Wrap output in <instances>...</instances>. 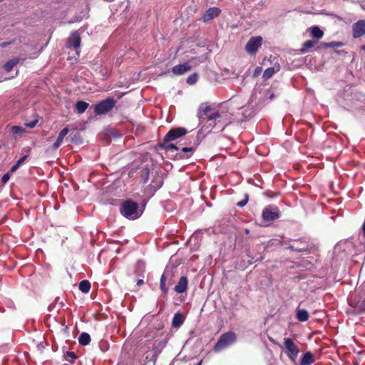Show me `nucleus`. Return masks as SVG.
Instances as JSON below:
<instances>
[{"instance_id":"1","label":"nucleus","mask_w":365,"mask_h":365,"mask_svg":"<svg viewBox=\"0 0 365 365\" xmlns=\"http://www.w3.org/2000/svg\"><path fill=\"white\" fill-rule=\"evenodd\" d=\"M143 212V210L139 207V205L131 200H125L120 206V213L129 220L138 219Z\"/></svg>"},{"instance_id":"2","label":"nucleus","mask_w":365,"mask_h":365,"mask_svg":"<svg viewBox=\"0 0 365 365\" xmlns=\"http://www.w3.org/2000/svg\"><path fill=\"white\" fill-rule=\"evenodd\" d=\"M236 339L237 336L232 331H228L222 334L214 346V351L216 352L221 351L234 344Z\"/></svg>"},{"instance_id":"3","label":"nucleus","mask_w":365,"mask_h":365,"mask_svg":"<svg viewBox=\"0 0 365 365\" xmlns=\"http://www.w3.org/2000/svg\"><path fill=\"white\" fill-rule=\"evenodd\" d=\"M115 101L112 98H108L95 106L94 112L96 115H103L108 113L115 106Z\"/></svg>"},{"instance_id":"4","label":"nucleus","mask_w":365,"mask_h":365,"mask_svg":"<svg viewBox=\"0 0 365 365\" xmlns=\"http://www.w3.org/2000/svg\"><path fill=\"white\" fill-rule=\"evenodd\" d=\"M262 38L261 36L251 37L245 45V51L248 54H255L262 46Z\"/></svg>"},{"instance_id":"5","label":"nucleus","mask_w":365,"mask_h":365,"mask_svg":"<svg viewBox=\"0 0 365 365\" xmlns=\"http://www.w3.org/2000/svg\"><path fill=\"white\" fill-rule=\"evenodd\" d=\"M187 133V130L184 128H173L165 135L163 142L165 144L170 141L175 140L177 138L185 135Z\"/></svg>"},{"instance_id":"6","label":"nucleus","mask_w":365,"mask_h":365,"mask_svg":"<svg viewBox=\"0 0 365 365\" xmlns=\"http://www.w3.org/2000/svg\"><path fill=\"white\" fill-rule=\"evenodd\" d=\"M173 282V274L170 272L165 271L161 275L160 288L164 294H167L168 287L172 285Z\"/></svg>"},{"instance_id":"7","label":"nucleus","mask_w":365,"mask_h":365,"mask_svg":"<svg viewBox=\"0 0 365 365\" xmlns=\"http://www.w3.org/2000/svg\"><path fill=\"white\" fill-rule=\"evenodd\" d=\"M284 344L285 349L289 352V358L291 360L294 361L299 354V349L294 344L293 340L290 338H285Z\"/></svg>"},{"instance_id":"8","label":"nucleus","mask_w":365,"mask_h":365,"mask_svg":"<svg viewBox=\"0 0 365 365\" xmlns=\"http://www.w3.org/2000/svg\"><path fill=\"white\" fill-rule=\"evenodd\" d=\"M221 14V9L218 7L209 8L202 15V20L204 23H209L214 19L218 17Z\"/></svg>"},{"instance_id":"9","label":"nucleus","mask_w":365,"mask_h":365,"mask_svg":"<svg viewBox=\"0 0 365 365\" xmlns=\"http://www.w3.org/2000/svg\"><path fill=\"white\" fill-rule=\"evenodd\" d=\"M352 36L354 38H358L365 35V19L359 20L353 24Z\"/></svg>"},{"instance_id":"10","label":"nucleus","mask_w":365,"mask_h":365,"mask_svg":"<svg viewBox=\"0 0 365 365\" xmlns=\"http://www.w3.org/2000/svg\"><path fill=\"white\" fill-rule=\"evenodd\" d=\"M309 245L307 242L302 240H293L292 244L287 247L296 252H307L309 250Z\"/></svg>"},{"instance_id":"11","label":"nucleus","mask_w":365,"mask_h":365,"mask_svg":"<svg viewBox=\"0 0 365 365\" xmlns=\"http://www.w3.org/2000/svg\"><path fill=\"white\" fill-rule=\"evenodd\" d=\"M274 220V211L271 205L266 207L262 214V226H267Z\"/></svg>"},{"instance_id":"12","label":"nucleus","mask_w":365,"mask_h":365,"mask_svg":"<svg viewBox=\"0 0 365 365\" xmlns=\"http://www.w3.org/2000/svg\"><path fill=\"white\" fill-rule=\"evenodd\" d=\"M81 44V37L77 31H73L70 35L67 41L68 48H73L77 50Z\"/></svg>"},{"instance_id":"13","label":"nucleus","mask_w":365,"mask_h":365,"mask_svg":"<svg viewBox=\"0 0 365 365\" xmlns=\"http://www.w3.org/2000/svg\"><path fill=\"white\" fill-rule=\"evenodd\" d=\"M212 110V107L207 104H202L198 110L197 117L200 123L206 120V117L210 114Z\"/></svg>"},{"instance_id":"14","label":"nucleus","mask_w":365,"mask_h":365,"mask_svg":"<svg viewBox=\"0 0 365 365\" xmlns=\"http://www.w3.org/2000/svg\"><path fill=\"white\" fill-rule=\"evenodd\" d=\"M187 279L186 277L182 276L177 285L174 287V290L179 294L185 292L187 289Z\"/></svg>"},{"instance_id":"15","label":"nucleus","mask_w":365,"mask_h":365,"mask_svg":"<svg viewBox=\"0 0 365 365\" xmlns=\"http://www.w3.org/2000/svg\"><path fill=\"white\" fill-rule=\"evenodd\" d=\"M190 69H191V66L187 63H185L182 64H178V65L175 66L173 68L172 71L174 74L180 76V75L184 74L185 73L187 72Z\"/></svg>"},{"instance_id":"16","label":"nucleus","mask_w":365,"mask_h":365,"mask_svg":"<svg viewBox=\"0 0 365 365\" xmlns=\"http://www.w3.org/2000/svg\"><path fill=\"white\" fill-rule=\"evenodd\" d=\"M68 133V128H64L62 129L60 133H58V138L56 140V142L53 145V148L54 150L58 149L60 145H61L65 136Z\"/></svg>"},{"instance_id":"17","label":"nucleus","mask_w":365,"mask_h":365,"mask_svg":"<svg viewBox=\"0 0 365 365\" xmlns=\"http://www.w3.org/2000/svg\"><path fill=\"white\" fill-rule=\"evenodd\" d=\"M184 322L183 316L181 313L177 312L174 314L172 320V326L174 328H179Z\"/></svg>"},{"instance_id":"18","label":"nucleus","mask_w":365,"mask_h":365,"mask_svg":"<svg viewBox=\"0 0 365 365\" xmlns=\"http://www.w3.org/2000/svg\"><path fill=\"white\" fill-rule=\"evenodd\" d=\"M317 41L314 40H308L303 43L301 48L299 50L300 53H305L309 51V50L313 48Z\"/></svg>"},{"instance_id":"19","label":"nucleus","mask_w":365,"mask_h":365,"mask_svg":"<svg viewBox=\"0 0 365 365\" xmlns=\"http://www.w3.org/2000/svg\"><path fill=\"white\" fill-rule=\"evenodd\" d=\"M314 361V359L313 354L308 351L303 355L300 361V365H312Z\"/></svg>"},{"instance_id":"20","label":"nucleus","mask_w":365,"mask_h":365,"mask_svg":"<svg viewBox=\"0 0 365 365\" xmlns=\"http://www.w3.org/2000/svg\"><path fill=\"white\" fill-rule=\"evenodd\" d=\"M88 106H89L88 103L85 101H77L76 103V106H75L76 113L78 114L83 113L86 111V110L88 108Z\"/></svg>"},{"instance_id":"21","label":"nucleus","mask_w":365,"mask_h":365,"mask_svg":"<svg viewBox=\"0 0 365 365\" xmlns=\"http://www.w3.org/2000/svg\"><path fill=\"white\" fill-rule=\"evenodd\" d=\"M78 342L82 346H86L91 342V336L86 332H83L78 337Z\"/></svg>"},{"instance_id":"22","label":"nucleus","mask_w":365,"mask_h":365,"mask_svg":"<svg viewBox=\"0 0 365 365\" xmlns=\"http://www.w3.org/2000/svg\"><path fill=\"white\" fill-rule=\"evenodd\" d=\"M309 313L305 309H299L297 312V319L300 322H306L309 319Z\"/></svg>"},{"instance_id":"23","label":"nucleus","mask_w":365,"mask_h":365,"mask_svg":"<svg viewBox=\"0 0 365 365\" xmlns=\"http://www.w3.org/2000/svg\"><path fill=\"white\" fill-rule=\"evenodd\" d=\"M19 58L11 59L4 64V68L6 71L10 72L14 68V67L19 63Z\"/></svg>"},{"instance_id":"24","label":"nucleus","mask_w":365,"mask_h":365,"mask_svg":"<svg viewBox=\"0 0 365 365\" xmlns=\"http://www.w3.org/2000/svg\"><path fill=\"white\" fill-rule=\"evenodd\" d=\"M311 34L314 38L317 39L322 38L324 35V32L317 26L311 28Z\"/></svg>"},{"instance_id":"25","label":"nucleus","mask_w":365,"mask_h":365,"mask_svg":"<svg viewBox=\"0 0 365 365\" xmlns=\"http://www.w3.org/2000/svg\"><path fill=\"white\" fill-rule=\"evenodd\" d=\"M78 287L83 293H88L91 289V283L88 280H83L79 283Z\"/></svg>"},{"instance_id":"26","label":"nucleus","mask_w":365,"mask_h":365,"mask_svg":"<svg viewBox=\"0 0 365 365\" xmlns=\"http://www.w3.org/2000/svg\"><path fill=\"white\" fill-rule=\"evenodd\" d=\"M13 137L17 138L20 137L25 131L24 128L21 126H13L11 128Z\"/></svg>"},{"instance_id":"27","label":"nucleus","mask_w":365,"mask_h":365,"mask_svg":"<svg viewBox=\"0 0 365 365\" xmlns=\"http://www.w3.org/2000/svg\"><path fill=\"white\" fill-rule=\"evenodd\" d=\"M356 314L365 313V301L360 302H358L354 307Z\"/></svg>"},{"instance_id":"28","label":"nucleus","mask_w":365,"mask_h":365,"mask_svg":"<svg viewBox=\"0 0 365 365\" xmlns=\"http://www.w3.org/2000/svg\"><path fill=\"white\" fill-rule=\"evenodd\" d=\"M323 48H337L343 46V43L340 41H331L329 43H323Z\"/></svg>"},{"instance_id":"29","label":"nucleus","mask_w":365,"mask_h":365,"mask_svg":"<svg viewBox=\"0 0 365 365\" xmlns=\"http://www.w3.org/2000/svg\"><path fill=\"white\" fill-rule=\"evenodd\" d=\"M274 75V67L267 68L263 73V78L267 80Z\"/></svg>"},{"instance_id":"30","label":"nucleus","mask_w":365,"mask_h":365,"mask_svg":"<svg viewBox=\"0 0 365 365\" xmlns=\"http://www.w3.org/2000/svg\"><path fill=\"white\" fill-rule=\"evenodd\" d=\"M182 152L186 154V157L189 158L195 150V147H184L182 148Z\"/></svg>"},{"instance_id":"31","label":"nucleus","mask_w":365,"mask_h":365,"mask_svg":"<svg viewBox=\"0 0 365 365\" xmlns=\"http://www.w3.org/2000/svg\"><path fill=\"white\" fill-rule=\"evenodd\" d=\"M220 117V113L218 111H216L211 114H209L207 117H206V120L208 121L216 120L219 119Z\"/></svg>"},{"instance_id":"32","label":"nucleus","mask_w":365,"mask_h":365,"mask_svg":"<svg viewBox=\"0 0 365 365\" xmlns=\"http://www.w3.org/2000/svg\"><path fill=\"white\" fill-rule=\"evenodd\" d=\"M197 78H198L197 74L193 73L187 77V83L190 85H193L197 82Z\"/></svg>"},{"instance_id":"33","label":"nucleus","mask_w":365,"mask_h":365,"mask_svg":"<svg viewBox=\"0 0 365 365\" xmlns=\"http://www.w3.org/2000/svg\"><path fill=\"white\" fill-rule=\"evenodd\" d=\"M66 360L69 361V359H76V355L74 352L72 351H67L65 355Z\"/></svg>"},{"instance_id":"34","label":"nucleus","mask_w":365,"mask_h":365,"mask_svg":"<svg viewBox=\"0 0 365 365\" xmlns=\"http://www.w3.org/2000/svg\"><path fill=\"white\" fill-rule=\"evenodd\" d=\"M262 95H264L267 98L271 100L274 98V93L272 91H264L262 92Z\"/></svg>"},{"instance_id":"35","label":"nucleus","mask_w":365,"mask_h":365,"mask_svg":"<svg viewBox=\"0 0 365 365\" xmlns=\"http://www.w3.org/2000/svg\"><path fill=\"white\" fill-rule=\"evenodd\" d=\"M262 68L260 66H257L255 68L254 73H253V77L256 78L260 75L262 73Z\"/></svg>"},{"instance_id":"36","label":"nucleus","mask_w":365,"mask_h":365,"mask_svg":"<svg viewBox=\"0 0 365 365\" xmlns=\"http://www.w3.org/2000/svg\"><path fill=\"white\" fill-rule=\"evenodd\" d=\"M143 178L145 182L148 181L149 178V171L147 168L143 170Z\"/></svg>"},{"instance_id":"37","label":"nucleus","mask_w":365,"mask_h":365,"mask_svg":"<svg viewBox=\"0 0 365 365\" xmlns=\"http://www.w3.org/2000/svg\"><path fill=\"white\" fill-rule=\"evenodd\" d=\"M247 201H248V195H245V198L244 200L238 202L237 205L239 207H243V206H245L247 203Z\"/></svg>"},{"instance_id":"38","label":"nucleus","mask_w":365,"mask_h":365,"mask_svg":"<svg viewBox=\"0 0 365 365\" xmlns=\"http://www.w3.org/2000/svg\"><path fill=\"white\" fill-rule=\"evenodd\" d=\"M10 178V175L9 173H6L2 176L1 181L3 183H6Z\"/></svg>"},{"instance_id":"39","label":"nucleus","mask_w":365,"mask_h":365,"mask_svg":"<svg viewBox=\"0 0 365 365\" xmlns=\"http://www.w3.org/2000/svg\"><path fill=\"white\" fill-rule=\"evenodd\" d=\"M26 158H27V155L22 156L21 158H20L18 160V161L16 163L20 166L22 163H24V161L26 160Z\"/></svg>"},{"instance_id":"40","label":"nucleus","mask_w":365,"mask_h":365,"mask_svg":"<svg viewBox=\"0 0 365 365\" xmlns=\"http://www.w3.org/2000/svg\"><path fill=\"white\" fill-rule=\"evenodd\" d=\"M13 43V41H4V42H2L0 43V47L1 48H5L8 46H9L10 44H11Z\"/></svg>"},{"instance_id":"41","label":"nucleus","mask_w":365,"mask_h":365,"mask_svg":"<svg viewBox=\"0 0 365 365\" xmlns=\"http://www.w3.org/2000/svg\"><path fill=\"white\" fill-rule=\"evenodd\" d=\"M36 123H37V120H33L31 123H26V125L27 127L32 128L36 126Z\"/></svg>"},{"instance_id":"42","label":"nucleus","mask_w":365,"mask_h":365,"mask_svg":"<svg viewBox=\"0 0 365 365\" xmlns=\"http://www.w3.org/2000/svg\"><path fill=\"white\" fill-rule=\"evenodd\" d=\"M20 166L18 165V164H15L12 166V168H11V172L14 173L15 172Z\"/></svg>"},{"instance_id":"43","label":"nucleus","mask_w":365,"mask_h":365,"mask_svg":"<svg viewBox=\"0 0 365 365\" xmlns=\"http://www.w3.org/2000/svg\"><path fill=\"white\" fill-rule=\"evenodd\" d=\"M258 94H262V91H258L257 90H256V91L254 92V93L252 94V98H254V97H255V98H257V95H258Z\"/></svg>"},{"instance_id":"44","label":"nucleus","mask_w":365,"mask_h":365,"mask_svg":"<svg viewBox=\"0 0 365 365\" xmlns=\"http://www.w3.org/2000/svg\"><path fill=\"white\" fill-rule=\"evenodd\" d=\"M167 147H168V148H172V149H175V150H177V149H178V148H177V147H176L175 145H173V144L168 145H167Z\"/></svg>"},{"instance_id":"45","label":"nucleus","mask_w":365,"mask_h":365,"mask_svg":"<svg viewBox=\"0 0 365 365\" xmlns=\"http://www.w3.org/2000/svg\"><path fill=\"white\" fill-rule=\"evenodd\" d=\"M143 283H144V282L143 279H138L137 281V285H138V286L142 285Z\"/></svg>"},{"instance_id":"46","label":"nucleus","mask_w":365,"mask_h":365,"mask_svg":"<svg viewBox=\"0 0 365 365\" xmlns=\"http://www.w3.org/2000/svg\"><path fill=\"white\" fill-rule=\"evenodd\" d=\"M274 216H275V219L278 218L279 217V214H278V210L275 208V214H274Z\"/></svg>"},{"instance_id":"47","label":"nucleus","mask_w":365,"mask_h":365,"mask_svg":"<svg viewBox=\"0 0 365 365\" xmlns=\"http://www.w3.org/2000/svg\"><path fill=\"white\" fill-rule=\"evenodd\" d=\"M271 319H271V317H270V318H269V317L267 318V319H265L264 324H268V323H269V322Z\"/></svg>"},{"instance_id":"48","label":"nucleus","mask_w":365,"mask_h":365,"mask_svg":"<svg viewBox=\"0 0 365 365\" xmlns=\"http://www.w3.org/2000/svg\"><path fill=\"white\" fill-rule=\"evenodd\" d=\"M274 68H275V73L279 69V65H277L275 63V66H274Z\"/></svg>"},{"instance_id":"49","label":"nucleus","mask_w":365,"mask_h":365,"mask_svg":"<svg viewBox=\"0 0 365 365\" xmlns=\"http://www.w3.org/2000/svg\"><path fill=\"white\" fill-rule=\"evenodd\" d=\"M267 336H268V338L269 339V340H270L271 341H273L272 338L269 334H267Z\"/></svg>"},{"instance_id":"50","label":"nucleus","mask_w":365,"mask_h":365,"mask_svg":"<svg viewBox=\"0 0 365 365\" xmlns=\"http://www.w3.org/2000/svg\"><path fill=\"white\" fill-rule=\"evenodd\" d=\"M363 230H364V232L365 234V222H364V225H363Z\"/></svg>"},{"instance_id":"51","label":"nucleus","mask_w":365,"mask_h":365,"mask_svg":"<svg viewBox=\"0 0 365 365\" xmlns=\"http://www.w3.org/2000/svg\"><path fill=\"white\" fill-rule=\"evenodd\" d=\"M202 361L198 362L196 365H201Z\"/></svg>"},{"instance_id":"52","label":"nucleus","mask_w":365,"mask_h":365,"mask_svg":"<svg viewBox=\"0 0 365 365\" xmlns=\"http://www.w3.org/2000/svg\"><path fill=\"white\" fill-rule=\"evenodd\" d=\"M362 49L365 51V46H362Z\"/></svg>"}]
</instances>
